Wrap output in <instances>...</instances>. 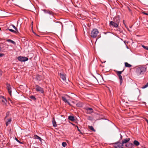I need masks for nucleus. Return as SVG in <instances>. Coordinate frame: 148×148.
<instances>
[{
  "instance_id": "79ce46f5",
  "label": "nucleus",
  "mask_w": 148,
  "mask_h": 148,
  "mask_svg": "<svg viewBox=\"0 0 148 148\" xmlns=\"http://www.w3.org/2000/svg\"><path fill=\"white\" fill-rule=\"evenodd\" d=\"M147 50H148V47H147Z\"/></svg>"
},
{
  "instance_id": "ddd939ff",
  "label": "nucleus",
  "mask_w": 148,
  "mask_h": 148,
  "mask_svg": "<svg viewBox=\"0 0 148 148\" xmlns=\"http://www.w3.org/2000/svg\"><path fill=\"white\" fill-rule=\"evenodd\" d=\"M43 11L45 13L49 14L50 15H51L53 16V12H50L49 10H44Z\"/></svg>"
},
{
  "instance_id": "5701e85b",
  "label": "nucleus",
  "mask_w": 148,
  "mask_h": 148,
  "mask_svg": "<svg viewBox=\"0 0 148 148\" xmlns=\"http://www.w3.org/2000/svg\"><path fill=\"white\" fill-rule=\"evenodd\" d=\"M88 128L89 130L93 131V132H95V130L94 129L93 127L92 126H88Z\"/></svg>"
},
{
  "instance_id": "f3484780",
  "label": "nucleus",
  "mask_w": 148,
  "mask_h": 148,
  "mask_svg": "<svg viewBox=\"0 0 148 148\" xmlns=\"http://www.w3.org/2000/svg\"><path fill=\"white\" fill-rule=\"evenodd\" d=\"M11 121V119H8V121L6 122V125L7 126L9 124H10Z\"/></svg>"
},
{
  "instance_id": "4c0bfd02",
  "label": "nucleus",
  "mask_w": 148,
  "mask_h": 148,
  "mask_svg": "<svg viewBox=\"0 0 148 148\" xmlns=\"http://www.w3.org/2000/svg\"><path fill=\"white\" fill-rule=\"evenodd\" d=\"M77 129H78V131L79 132H80V130L79 129L78 127L77 126Z\"/></svg>"
},
{
  "instance_id": "a19ab883",
  "label": "nucleus",
  "mask_w": 148,
  "mask_h": 148,
  "mask_svg": "<svg viewBox=\"0 0 148 148\" xmlns=\"http://www.w3.org/2000/svg\"><path fill=\"white\" fill-rule=\"evenodd\" d=\"M146 121H147V123H148V120H146Z\"/></svg>"
},
{
  "instance_id": "f03ea898",
  "label": "nucleus",
  "mask_w": 148,
  "mask_h": 148,
  "mask_svg": "<svg viewBox=\"0 0 148 148\" xmlns=\"http://www.w3.org/2000/svg\"><path fill=\"white\" fill-rule=\"evenodd\" d=\"M99 33L98 30L96 29H93L91 32V36L93 38H95Z\"/></svg>"
},
{
  "instance_id": "1a4fd4ad",
  "label": "nucleus",
  "mask_w": 148,
  "mask_h": 148,
  "mask_svg": "<svg viewBox=\"0 0 148 148\" xmlns=\"http://www.w3.org/2000/svg\"><path fill=\"white\" fill-rule=\"evenodd\" d=\"M60 77L62 79L63 81H65L66 79L65 75L64 74L62 73H60Z\"/></svg>"
},
{
  "instance_id": "9b49d317",
  "label": "nucleus",
  "mask_w": 148,
  "mask_h": 148,
  "mask_svg": "<svg viewBox=\"0 0 148 148\" xmlns=\"http://www.w3.org/2000/svg\"><path fill=\"white\" fill-rule=\"evenodd\" d=\"M0 101H2L4 103H5L7 101L6 99H5L3 96H0Z\"/></svg>"
},
{
  "instance_id": "f257e3e1",
  "label": "nucleus",
  "mask_w": 148,
  "mask_h": 148,
  "mask_svg": "<svg viewBox=\"0 0 148 148\" xmlns=\"http://www.w3.org/2000/svg\"><path fill=\"white\" fill-rule=\"evenodd\" d=\"M147 70L146 68L144 66H140L136 68V73L138 75L144 74Z\"/></svg>"
},
{
  "instance_id": "c03bdc74",
  "label": "nucleus",
  "mask_w": 148,
  "mask_h": 148,
  "mask_svg": "<svg viewBox=\"0 0 148 148\" xmlns=\"http://www.w3.org/2000/svg\"><path fill=\"white\" fill-rule=\"evenodd\" d=\"M34 34H36V33H34Z\"/></svg>"
},
{
  "instance_id": "9d476101",
  "label": "nucleus",
  "mask_w": 148,
  "mask_h": 148,
  "mask_svg": "<svg viewBox=\"0 0 148 148\" xmlns=\"http://www.w3.org/2000/svg\"><path fill=\"white\" fill-rule=\"evenodd\" d=\"M41 76L40 75H36L35 77H34V78L36 80L38 81H40L41 79Z\"/></svg>"
},
{
  "instance_id": "c85d7f7f",
  "label": "nucleus",
  "mask_w": 148,
  "mask_h": 148,
  "mask_svg": "<svg viewBox=\"0 0 148 148\" xmlns=\"http://www.w3.org/2000/svg\"><path fill=\"white\" fill-rule=\"evenodd\" d=\"M122 72L123 71H117V73L118 75H121V74Z\"/></svg>"
},
{
  "instance_id": "c756f323",
  "label": "nucleus",
  "mask_w": 148,
  "mask_h": 148,
  "mask_svg": "<svg viewBox=\"0 0 148 148\" xmlns=\"http://www.w3.org/2000/svg\"><path fill=\"white\" fill-rule=\"evenodd\" d=\"M87 119L88 120L90 121H92V118L90 116H88L87 118Z\"/></svg>"
},
{
  "instance_id": "473e14b6",
  "label": "nucleus",
  "mask_w": 148,
  "mask_h": 148,
  "mask_svg": "<svg viewBox=\"0 0 148 148\" xmlns=\"http://www.w3.org/2000/svg\"><path fill=\"white\" fill-rule=\"evenodd\" d=\"M142 46L143 47L144 49L147 50V47H146V46H145L144 45H142Z\"/></svg>"
},
{
  "instance_id": "39448f33",
  "label": "nucleus",
  "mask_w": 148,
  "mask_h": 148,
  "mask_svg": "<svg viewBox=\"0 0 148 148\" xmlns=\"http://www.w3.org/2000/svg\"><path fill=\"white\" fill-rule=\"evenodd\" d=\"M7 88L10 95V96H11V88L10 84H7Z\"/></svg>"
},
{
  "instance_id": "dca6fc26",
  "label": "nucleus",
  "mask_w": 148,
  "mask_h": 148,
  "mask_svg": "<svg viewBox=\"0 0 148 148\" xmlns=\"http://www.w3.org/2000/svg\"><path fill=\"white\" fill-rule=\"evenodd\" d=\"M118 76L119 77V78L120 79V84L121 85L123 82L122 77L121 75H119Z\"/></svg>"
},
{
  "instance_id": "b1692460",
  "label": "nucleus",
  "mask_w": 148,
  "mask_h": 148,
  "mask_svg": "<svg viewBox=\"0 0 148 148\" xmlns=\"http://www.w3.org/2000/svg\"><path fill=\"white\" fill-rule=\"evenodd\" d=\"M76 105L78 107H82V104L81 102H79L76 104Z\"/></svg>"
},
{
  "instance_id": "0eeeda50",
  "label": "nucleus",
  "mask_w": 148,
  "mask_h": 148,
  "mask_svg": "<svg viewBox=\"0 0 148 148\" xmlns=\"http://www.w3.org/2000/svg\"><path fill=\"white\" fill-rule=\"evenodd\" d=\"M69 96L67 95H65L63 96L62 97V100L65 103L67 102L68 100L67 98H69Z\"/></svg>"
},
{
  "instance_id": "ea45409f",
  "label": "nucleus",
  "mask_w": 148,
  "mask_h": 148,
  "mask_svg": "<svg viewBox=\"0 0 148 148\" xmlns=\"http://www.w3.org/2000/svg\"><path fill=\"white\" fill-rule=\"evenodd\" d=\"M126 48H127V49H128L129 48H128V47L127 46V45H126Z\"/></svg>"
},
{
  "instance_id": "6ab92c4d",
  "label": "nucleus",
  "mask_w": 148,
  "mask_h": 148,
  "mask_svg": "<svg viewBox=\"0 0 148 148\" xmlns=\"http://www.w3.org/2000/svg\"><path fill=\"white\" fill-rule=\"evenodd\" d=\"M52 123L53 126L54 127H56L57 126V125L56 124V122L55 121L54 119H53V120L52 121Z\"/></svg>"
},
{
  "instance_id": "423d86ee",
  "label": "nucleus",
  "mask_w": 148,
  "mask_h": 148,
  "mask_svg": "<svg viewBox=\"0 0 148 148\" xmlns=\"http://www.w3.org/2000/svg\"><path fill=\"white\" fill-rule=\"evenodd\" d=\"M86 112L87 114H90L92 113L93 110L91 108H86Z\"/></svg>"
},
{
  "instance_id": "2eb2a0df",
  "label": "nucleus",
  "mask_w": 148,
  "mask_h": 148,
  "mask_svg": "<svg viewBox=\"0 0 148 148\" xmlns=\"http://www.w3.org/2000/svg\"><path fill=\"white\" fill-rule=\"evenodd\" d=\"M68 119L69 120L72 121H73L75 120V118L73 116H69L68 117Z\"/></svg>"
},
{
  "instance_id": "f704fd0d",
  "label": "nucleus",
  "mask_w": 148,
  "mask_h": 148,
  "mask_svg": "<svg viewBox=\"0 0 148 148\" xmlns=\"http://www.w3.org/2000/svg\"><path fill=\"white\" fill-rule=\"evenodd\" d=\"M15 140H16L17 142H19V143H20V141H19V140H18L17 138H15Z\"/></svg>"
},
{
  "instance_id": "4be33fe9",
  "label": "nucleus",
  "mask_w": 148,
  "mask_h": 148,
  "mask_svg": "<svg viewBox=\"0 0 148 148\" xmlns=\"http://www.w3.org/2000/svg\"><path fill=\"white\" fill-rule=\"evenodd\" d=\"M7 41L9 42H10L14 45H15L16 44V43L14 41L10 39L8 40Z\"/></svg>"
},
{
  "instance_id": "cd10ccee",
  "label": "nucleus",
  "mask_w": 148,
  "mask_h": 148,
  "mask_svg": "<svg viewBox=\"0 0 148 148\" xmlns=\"http://www.w3.org/2000/svg\"><path fill=\"white\" fill-rule=\"evenodd\" d=\"M8 29L9 30V31H10V32H13L14 33H16V31H14V30L13 29Z\"/></svg>"
},
{
  "instance_id": "a211bd4d",
  "label": "nucleus",
  "mask_w": 148,
  "mask_h": 148,
  "mask_svg": "<svg viewBox=\"0 0 148 148\" xmlns=\"http://www.w3.org/2000/svg\"><path fill=\"white\" fill-rule=\"evenodd\" d=\"M134 145L137 146L140 145V143L138 141L135 140L134 141Z\"/></svg>"
},
{
  "instance_id": "e433bc0d",
  "label": "nucleus",
  "mask_w": 148,
  "mask_h": 148,
  "mask_svg": "<svg viewBox=\"0 0 148 148\" xmlns=\"http://www.w3.org/2000/svg\"><path fill=\"white\" fill-rule=\"evenodd\" d=\"M66 103H67L69 105H70V103L67 101V102H66Z\"/></svg>"
},
{
  "instance_id": "2f4dec72",
  "label": "nucleus",
  "mask_w": 148,
  "mask_h": 148,
  "mask_svg": "<svg viewBox=\"0 0 148 148\" xmlns=\"http://www.w3.org/2000/svg\"><path fill=\"white\" fill-rule=\"evenodd\" d=\"M30 98L33 99L34 100H35L36 99V98L34 96H31L30 97Z\"/></svg>"
},
{
  "instance_id": "412c9836",
  "label": "nucleus",
  "mask_w": 148,
  "mask_h": 148,
  "mask_svg": "<svg viewBox=\"0 0 148 148\" xmlns=\"http://www.w3.org/2000/svg\"><path fill=\"white\" fill-rule=\"evenodd\" d=\"M125 66L126 67L130 68L132 66V65L131 64H129L127 62H125Z\"/></svg>"
},
{
  "instance_id": "a18cd8bd",
  "label": "nucleus",
  "mask_w": 148,
  "mask_h": 148,
  "mask_svg": "<svg viewBox=\"0 0 148 148\" xmlns=\"http://www.w3.org/2000/svg\"><path fill=\"white\" fill-rule=\"evenodd\" d=\"M124 42L125 43V42Z\"/></svg>"
},
{
  "instance_id": "f8f14e48",
  "label": "nucleus",
  "mask_w": 148,
  "mask_h": 148,
  "mask_svg": "<svg viewBox=\"0 0 148 148\" xmlns=\"http://www.w3.org/2000/svg\"><path fill=\"white\" fill-rule=\"evenodd\" d=\"M118 144L117 145V148H124V145L122 143H120L119 142H117V143Z\"/></svg>"
},
{
  "instance_id": "20e7f679",
  "label": "nucleus",
  "mask_w": 148,
  "mask_h": 148,
  "mask_svg": "<svg viewBox=\"0 0 148 148\" xmlns=\"http://www.w3.org/2000/svg\"><path fill=\"white\" fill-rule=\"evenodd\" d=\"M36 90L37 91L40 92L41 93H43L44 92V90L41 87H40L38 85H36Z\"/></svg>"
},
{
  "instance_id": "7c9ffc66",
  "label": "nucleus",
  "mask_w": 148,
  "mask_h": 148,
  "mask_svg": "<svg viewBox=\"0 0 148 148\" xmlns=\"http://www.w3.org/2000/svg\"><path fill=\"white\" fill-rule=\"evenodd\" d=\"M13 27L17 31V29L16 27L13 25H12Z\"/></svg>"
},
{
  "instance_id": "58836bf2",
  "label": "nucleus",
  "mask_w": 148,
  "mask_h": 148,
  "mask_svg": "<svg viewBox=\"0 0 148 148\" xmlns=\"http://www.w3.org/2000/svg\"><path fill=\"white\" fill-rule=\"evenodd\" d=\"M3 56V54L0 53V57H1Z\"/></svg>"
},
{
  "instance_id": "37998d69",
  "label": "nucleus",
  "mask_w": 148,
  "mask_h": 148,
  "mask_svg": "<svg viewBox=\"0 0 148 148\" xmlns=\"http://www.w3.org/2000/svg\"><path fill=\"white\" fill-rule=\"evenodd\" d=\"M121 138L122 137V136L121 135Z\"/></svg>"
},
{
  "instance_id": "6e6552de",
  "label": "nucleus",
  "mask_w": 148,
  "mask_h": 148,
  "mask_svg": "<svg viewBox=\"0 0 148 148\" xmlns=\"http://www.w3.org/2000/svg\"><path fill=\"white\" fill-rule=\"evenodd\" d=\"M110 25L112 26L115 27H117L118 26V24L117 23L112 21H111L110 22Z\"/></svg>"
},
{
  "instance_id": "7ed1b4c3",
  "label": "nucleus",
  "mask_w": 148,
  "mask_h": 148,
  "mask_svg": "<svg viewBox=\"0 0 148 148\" xmlns=\"http://www.w3.org/2000/svg\"><path fill=\"white\" fill-rule=\"evenodd\" d=\"M18 60L21 62H25L28 60V59L26 57L19 56L18 57Z\"/></svg>"
},
{
  "instance_id": "c9c22d12",
  "label": "nucleus",
  "mask_w": 148,
  "mask_h": 148,
  "mask_svg": "<svg viewBox=\"0 0 148 148\" xmlns=\"http://www.w3.org/2000/svg\"><path fill=\"white\" fill-rule=\"evenodd\" d=\"M143 14L146 15H148V14L145 12H143Z\"/></svg>"
},
{
  "instance_id": "aec40b11",
  "label": "nucleus",
  "mask_w": 148,
  "mask_h": 148,
  "mask_svg": "<svg viewBox=\"0 0 148 148\" xmlns=\"http://www.w3.org/2000/svg\"><path fill=\"white\" fill-rule=\"evenodd\" d=\"M34 137L35 138L38 139L40 141L42 140L41 138L37 135H35Z\"/></svg>"
},
{
  "instance_id": "72a5a7b5",
  "label": "nucleus",
  "mask_w": 148,
  "mask_h": 148,
  "mask_svg": "<svg viewBox=\"0 0 148 148\" xmlns=\"http://www.w3.org/2000/svg\"><path fill=\"white\" fill-rule=\"evenodd\" d=\"M2 73V71L0 70V77Z\"/></svg>"
},
{
  "instance_id": "393cba45",
  "label": "nucleus",
  "mask_w": 148,
  "mask_h": 148,
  "mask_svg": "<svg viewBox=\"0 0 148 148\" xmlns=\"http://www.w3.org/2000/svg\"><path fill=\"white\" fill-rule=\"evenodd\" d=\"M133 144L132 143H129L128 144V145L127 144L126 145V147H132V145H133Z\"/></svg>"
},
{
  "instance_id": "a878e982",
  "label": "nucleus",
  "mask_w": 148,
  "mask_h": 148,
  "mask_svg": "<svg viewBox=\"0 0 148 148\" xmlns=\"http://www.w3.org/2000/svg\"><path fill=\"white\" fill-rule=\"evenodd\" d=\"M148 87V83H147L146 85H145V86H143L142 88L143 89H144L145 88H146L147 87Z\"/></svg>"
},
{
  "instance_id": "4468645a",
  "label": "nucleus",
  "mask_w": 148,
  "mask_h": 148,
  "mask_svg": "<svg viewBox=\"0 0 148 148\" xmlns=\"http://www.w3.org/2000/svg\"><path fill=\"white\" fill-rule=\"evenodd\" d=\"M130 140V139L129 138L125 139L122 141V143L123 145L124 143L129 142Z\"/></svg>"
},
{
  "instance_id": "bb28decb",
  "label": "nucleus",
  "mask_w": 148,
  "mask_h": 148,
  "mask_svg": "<svg viewBox=\"0 0 148 148\" xmlns=\"http://www.w3.org/2000/svg\"><path fill=\"white\" fill-rule=\"evenodd\" d=\"M62 145L63 147H64L66 146L67 144L66 142H63L62 143Z\"/></svg>"
}]
</instances>
